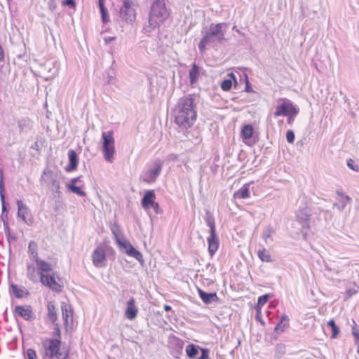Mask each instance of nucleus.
Returning <instances> with one entry per match:
<instances>
[{
  "label": "nucleus",
  "mask_w": 359,
  "mask_h": 359,
  "mask_svg": "<svg viewBox=\"0 0 359 359\" xmlns=\"http://www.w3.org/2000/svg\"><path fill=\"white\" fill-rule=\"evenodd\" d=\"M175 123L179 131L184 133L195 123L197 118L196 103L191 95L180 98L173 110Z\"/></svg>",
  "instance_id": "1"
},
{
  "label": "nucleus",
  "mask_w": 359,
  "mask_h": 359,
  "mask_svg": "<svg viewBox=\"0 0 359 359\" xmlns=\"http://www.w3.org/2000/svg\"><path fill=\"white\" fill-rule=\"evenodd\" d=\"M226 23H212L209 28L202 32L203 36L198 43V49L201 53H203L208 45H211L212 47L223 43L225 41V32L223 30Z\"/></svg>",
  "instance_id": "2"
},
{
  "label": "nucleus",
  "mask_w": 359,
  "mask_h": 359,
  "mask_svg": "<svg viewBox=\"0 0 359 359\" xmlns=\"http://www.w3.org/2000/svg\"><path fill=\"white\" fill-rule=\"evenodd\" d=\"M62 179V174L57 168H46L43 171L41 182L43 186L51 190L55 197H60Z\"/></svg>",
  "instance_id": "3"
},
{
  "label": "nucleus",
  "mask_w": 359,
  "mask_h": 359,
  "mask_svg": "<svg viewBox=\"0 0 359 359\" xmlns=\"http://www.w3.org/2000/svg\"><path fill=\"white\" fill-rule=\"evenodd\" d=\"M62 341L60 339H50L43 338L41 339V345L44 350V355L53 359H67L69 357V351H67L64 354L60 352Z\"/></svg>",
  "instance_id": "4"
},
{
  "label": "nucleus",
  "mask_w": 359,
  "mask_h": 359,
  "mask_svg": "<svg viewBox=\"0 0 359 359\" xmlns=\"http://www.w3.org/2000/svg\"><path fill=\"white\" fill-rule=\"evenodd\" d=\"M204 220L210 228V236L208 238V252L212 257L217 251L219 245V240L216 233L215 218L209 210H205Z\"/></svg>",
  "instance_id": "5"
},
{
  "label": "nucleus",
  "mask_w": 359,
  "mask_h": 359,
  "mask_svg": "<svg viewBox=\"0 0 359 359\" xmlns=\"http://www.w3.org/2000/svg\"><path fill=\"white\" fill-rule=\"evenodd\" d=\"M170 9L166 5V0H152L148 16L162 24L170 17Z\"/></svg>",
  "instance_id": "6"
},
{
  "label": "nucleus",
  "mask_w": 359,
  "mask_h": 359,
  "mask_svg": "<svg viewBox=\"0 0 359 359\" xmlns=\"http://www.w3.org/2000/svg\"><path fill=\"white\" fill-rule=\"evenodd\" d=\"M102 149L104 159L111 163L114 159L115 151L114 138L113 130L103 132L102 134Z\"/></svg>",
  "instance_id": "7"
},
{
  "label": "nucleus",
  "mask_w": 359,
  "mask_h": 359,
  "mask_svg": "<svg viewBox=\"0 0 359 359\" xmlns=\"http://www.w3.org/2000/svg\"><path fill=\"white\" fill-rule=\"evenodd\" d=\"M116 243L122 252L126 253L129 257L135 258L140 263H143L144 259L142 253L135 249L130 241L128 240H121L118 241Z\"/></svg>",
  "instance_id": "8"
},
{
  "label": "nucleus",
  "mask_w": 359,
  "mask_h": 359,
  "mask_svg": "<svg viewBox=\"0 0 359 359\" xmlns=\"http://www.w3.org/2000/svg\"><path fill=\"white\" fill-rule=\"evenodd\" d=\"M298 113L299 109L290 100L283 99V102L276 106V111L274 112V116H287L290 114H293V115H297Z\"/></svg>",
  "instance_id": "9"
},
{
  "label": "nucleus",
  "mask_w": 359,
  "mask_h": 359,
  "mask_svg": "<svg viewBox=\"0 0 359 359\" xmlns=\"http://www.w3.org/2000/svg\"><path fill=\"white\" fill-rule=\"evenodd\" d=\"M133 1H126L120 8V17L127 23L132 24L136 18L135 9L133 8Z\"/></svg>",
  "instance_id": "10"
},
{
  "label": "nucleus",
  "mask_w": 359,
  "mask_h": 359,
  "mask_svg": "<svg viewBox=\"0 0 359 359\" xmlns=\"http://www.w3.org/2000/svg\"><path fill=\"white\" fill-rule=\"evenodd\" d=\"M56 275L57 273L55 271H53L46 275H42L41 277H40V282L43 285L50 288L53 291L59 292L62 291V286L57 283L55 279Z\"/></svg>",
  "instance_id": "11"
},
{
  "label": "nucleus",
  "mask_w": 359,
  "mask_h": 359,
  "mask_svg": "<svg viewBox=\"0 0 359 359\" xmlns=\"http://www.w3.org/2000/svg\"><path fill=\"white\" fill-rule=\"evenodd\" d=\"M163 163L160 160H156L152 168H149L144 175L143 180L147 183L154 182L161 172Z\"/></svg>",
  "instance_id": "12"
},
{
  "label": "nucleus",
  "mask_w": 359,
  "mask_h": 359,
  "mask_svg": "<svg viewBox=\"0 0 359 359\" xmlns=\"http://www.w3.org/2000/svg\"><path fill=\"white\" fill-rule=\"evenodd\" d=\"M15 316H20L27 321H33L36 319V315L30 305L16 306L14 308Z\"/></svg>",
  "instance_id": "13"
},
{
  "label": "nucleus",
  "mask_w": 359,
  "mask_h": 359,
  "mask_svg": "<svg viewBox=\"0 0 359 359\" xmlns=\"http://www.w3.org/2000/svg\"><path fill=\"white\" fill-rule=\"evenodd\" d=\"M92 261L93 265L97 268L106 266V253L103 248L97 247L93 250Z\"/></svg>",
  "instance_id": "14"
},
{
  "label": "nucleus",
  "mask_w": 359,
  "mask_h": 359,
  "mask_svg": "<svg viewBox=\"0 0 359 359\" xmlns=\"http://www.w3.org/2000/svg\"><path fill=\"white\" fill-rule=\"evenodd\" d=\"M311 215V210L306 205V203H304L302 206L299 207V210L297 212V219L303 228H309V219Z\"/></svg>",
  "instance_id": "15"
},
{
  "label": "nucleus",
  "mask_w": 359,
  "mask_h": 359,
  "mask_svg": "<svg viewBox=\"0 0 359 359\" xmlns=\"http://www.w3.org/2000/svg\"><path fill=\"white\" fill-rule=\"evenodd\" d=\"M169 344L172 348L171 353L175 358H179L183 350L184 342L180 338L171 334L169 337Z\"/></svg>",
  "instance_id": "16"
},
{
  "label": "nucleus",
  "mask_w": 359,
  "mask_h": 359,
  "mask_svg": "<svg viewBox=\"0 0 359 359\" xmlns=\"http://www.w3.org/2000/svg\"><path fill=\"white\" fill-rule=\"evenodd\" d=\"M18 205V215L21 218L27 225H32L34 219L31 212L27 207L25 203H17Z\"/></svg>",
  "instance_id": "17"
},
{
  "label": "nucleus",
  "mask_w": 359,
  "mask_h": 359,
  "mask_svg": "<svg viewBox=\"0 0 359 359\" xmlns=\"http://www.w3.org/2000/svg\"><path fill=\"white\" fill-rule=\"evenodd\" d=\"M16 123L20 134H27L32 130L33 128V123L32 120L27 116L18 118L16 121Z\"/></svg>",
  "instance_id": "18"
},
{
  "label": "nucleus",
  "mask_w": 359,
  "mask_h": 359,
  "mask_svg": "<svg viewBox=\"0 0 359 359\" xmlns=\"http://www.w3.org/2000/svg\"><path fill=\"white\" fill-rule=\"evenodd\" d=\"M36 264L37 273L40 277L53 272V267L50 263L41 259L34 261Z\"/></svg>",
  "instance_id": "19"
},
{
  "label": "nucleus",
  "mask_w": 359,
  "mask_h": 359,
  "mask_svg": "<svg viewBox=\"0 0 359 359\" xmlns=\"http://www.w3.org/2000/svg\"><path fill=\"white\" fill-rule=\"evenodd\" d=\"M162 25L161 22L148 16V22L144 24L142 32L147 36H151L152 32Z\"/></svg>",
  "instance_id": "20"
},
{
  "label": "nucleus",
  "mask_w": 359,
  "mask_h": 359,
  "mask_svg": "<svg viewBox=\"0 0 359 359\" xmlns=\"http://www.w3.org/2000/svg\"><path fill=\"white\" fill-rule=\"evenodd\" d=\"M254 184L253 182L245 184L241 189L236 191L233 194L235 199H246L250 196L251 187Z\"/></svg>",
  "instance_id": "21"
},
{
  "label": "nucleus",
  "mask_w": 359,
  "mask_h": 359,
  "mask_svg": "<svg viewBox=\"0 0 359 359\" xmlns=\"http://www.w3.org/2000/svg\"><path fill=\"white\" fill-rule=\"evenodd\" d=\"M69 164L65 168L67 172H72L77 168L79 158L76 152L73 149L68 151Z\"/></svg>",
  "instance_id": "22"
},
{
  "label": "nucleus",
  "mask_w": 359,
  "mask_h": 359,
  "mask_svg": "<svg viewBox=\"0 0 359 359\" xmlns=\"http://www.w3.org/2000/svg\"><path fill=\"white\" fill-rule=\"evenodd\" d=\"M138 309L135 306V301L133 297H131L127 302V308L125 312L126 317L129 320L134 319L137 314Z\"/></svg>",
  "instance_id": "23"
},
{
  "label": "nucleus",
  "mask_w": 359,
  "mask_h": 359,
  "mask_svg": "<svg viewBox=\"0 0 359 359\" xmlns=\"http://www.w3.org/2000/svg\"><path fill=\"white\" fill-rule=\"evenodd\" d=\"M198 292L200 298L202 299V301L206 304H209L212 302H217L219 298L216 294V292H206L203 290H202L200 288H198Z\"/></svg>",
  "instance_id": "24"
},
{
  "label": "nucleus",
  "mask_w": 359,
  "mask_h": 359,
  "mask_svg": "<svg viewBox=\"0 0 359 359\" xmlns=\"http://www.w3.org/2000/svg\"><path fill=\"white\" fill-rule=\"evenodd\" d=\"M233 81L236 88L238 84L236 77L233 72H230L227 74V78L221 83V88L224 91H229L233 86Z\"/></svg>",
  "instance_id": "25"
},
{
  "label": "nucleus",
  "mask_w": 359,
  "mask_h": 359,
  "mask_svg": "<svg viewBox=\"0 0 359 359\" xmlns=\"http://www.w3.org/2000/svg\"><path fill=\"white\" fill-rule=\"evenodd\" d=\"M142 209L147 212L149 217H152L155 214H159L161 210L158 203H141Z\"/></svg>",
  "instance_id": "26"
},
{
  "label": "nucleus",
  "mask_w": 359,
  "mask_h": 359,
  "mask_svg": "<svg viewBox=\"0 0 359 359\" xmlns=\"http://www.w3.org/2000/svg\"><path fill=\"white\" fill-rule=\"evenodd\" d=\"M106 0H98V7L101 14L102 22L105 24L110 21L108 9L105 6Z\"/></svg>",
  "instance_id": "27"
},
{
  "label": "nucleus",
  "mask_w": 359,
  "mask_h": 359,
  "mask_svg": "<svg viewBox=\"0 0 359 359\" xmlns=\"http://www.w3.org/2000/svg\"><path fill=\"white\" fill-rule=\"evenodd\" d=\"M275 229L271 226H267L263 231L262 238L266 244L273 241L272 236L275 234Z\"/></svg>",
  "instance_id": "28"
},
{
  "label": "nucleus",
  "mask_w": 359,
  "mask_h": 359,
  "mask_svg": "<svg viewBox=\"0 0 359 359\" xmlns=\"http://www.w3.org/2000/svg\"><path fill=\"white\" fill-rule=\"evenodd\" d=\"M190 83L191 85L197 82L199 76V67L194 63L189 73Z\"/></svg>",
  "instance_id": "29"
},
{
  "label": "nucleus",
  "mask_w": 359,
  "mask_h": 359,
  "mask_svg": "<svg viewBox=\"0 0 359 359\" xmlns=\"http://www.w3.org/2000/svg\"><path fill=\"white\" fill-rule=\"evenodd\" d=\"M11 292L17 298H22L25 295L28 294V292L25 289V287H18V285L15 284L11 285Z\"/></svg>",
  "instance_id": "30"
},
{
  "label": "nucleus",
  "mask_w": 359,
  "mask_h": 359,
  "mask_svg": "<svg viewBox=\"0 0 359 359\" xmlns=\"http://www.w3.org/2000/svg\"><path fill=\"white\" fill-rule=\"evenodd\" d=\"M201 348L195 344H191L187 346L186 347V353L187 356L191 358H196V355L198 354V351Z\"/></svg>",
  "instance_id": "31"
},
{
  "label": "nucleus",
  "mask_w": 359,
  "mask_h": 359,
  "mask_svg": "<svg viewBox=\"0 0 359 359\" xmlns=\"http://www.w3.org/2000/svg\"><path fill=\"white\" fill-rule=\"evenodd\" d=\"M28 253L34 261L39 259L38 257V245L34 241H31L28 246Z\"/></svg>",
  "instance_id": "32"
},
{
  "label": "nucleus",
  "mask_w": 359,
  "mask_h": 359,
  "mask_svg": "<svg viewBox=\"0 0 359 359\" xmlns=\"http://www.w3.org/2000/svg\"><path fill=\"white\" fill-rule=\"evenodd\" d=\"M253 127L250 124H246L242 128L241 137L243 138L244 142L246 140H248L250 137H252L253 135Z\"/></svg>",
  "instance_id": "33"
},
{
  "label": "nucleus",
  "mask_w": 359,
  "mask_h": 359,
  "mask_svg": "<svg viewBox=\"0 0 359 359\" xmlns=\"http://www.w3.org/2000/svg\"><path fill=\"white\" fill-rule=\"evenodd\" d=\"M48 318L54 323L57 320V311L54 304L49 302L48 304Z\"/></svg>",
  "instance_id": "34"
},
{
  "label": "nucleus",
  "mask_w": 359,
  "mask_h": 359,
  "mask_svg": "<svg viewBox=\"0 0 359 359\" xmlns=\"http://www.w3.org/2000/svg\"><path fill=\"white\" fill-rule=\"evenodd\" d=\"M259 258L264 262H271L272 259L270 253L264 248L259 249L257 251Z\"/></svg>",
  "instance_id": "35"
},
{
  "label": "nucleus",
  "mask_w": 359,
  "mask_h": 359,
  "mask_svg": "<svg viewBox=\"0 0 359 359\" xmlns=\"http://www.w3.org/2000/svg\"><path fill=\"white\" fill-rule=\"evenodd\" d=\"M110 229L114 236L116 242L117 243L118 241H121V239L120 238V236L121 234V231L119 225L117 223H113L110 225Z\"/></svg>",
  "instance_id": "36"
},
{
  "label": "nucleus",
  "mask_w": 359,
  "mask_h": 359,
  "mask_svg": "<svg viewBox=\"0 0 359 359\" xmlns=\"http://www.w3.org/2000/svg\"><path fill=\"white\" fill-rule=\"evenodd\" d=\"M62 316L65 324H68L69 318L72 316L70 306L67 305L62 306Z\"/></svg>",
  "instance_id": "37"
},
{
  "label": "nucleus",
  "mask_w": 359,
  "mask_h": 359,
  "mask_svg": "<svg viewBox=\"0 0 359 359\" xmlns=\"http://www.w3.org/2000/svg\"><path fill=\"white\" fill-rule=\"evenodd\" d=\"M154 200H155L154 191L148 190L144 193L140 202H154Z\"/></svg>",
  "instance_id": "38"
},
{
  "label": "nucleus",
  "mask_w": 359,
  "mask_h": 359,
  "mask_svg": "<svg viewBox=\"0 0 359 359\" xmlns=\"http://www.w3.org/2000/svg\"><path fill=\"white\" fill-rule=\"evenodd\" d=\"M36 267L32 264H27V274L30 280H35Z\"/></svg>",
  "instance_id": "39"
},
{
  "label": "nucleus",
  "mask_w": 359,
  "mask_h": 359,
  "mask_svg": "<svg viewBox=\"0 0 359 359\" xmlns=\"http://www.w3.org/2000/svg\"><path fill=\"white\" fill-rule=\"evenodd\" d=\"M327 325L331 328L332 330V338H336L339 332V329L337 326L334 320L333 319H331L328 321Z\"/></svg>",
  "instance_id": "40"
},
{
  "label": "nucleus",
  "mask_w": 359,
  "mask_h": 359,
  "mask_svg": "<svg viewBox=\"0 0 359 359\" xmlns=\"http://www.w3.org/2000/svg\"><path fill=\"white\" fill-rule=\"evenodd\" d=\"M9 203H2V214H1V219L4 222V226L5 227V229L6 228H8V224H7V219H8V211H7V205Z\"/></svg>",
  "instance_id": "41"
},
{
  "label": "nucleus",
  "mask_w": 359,
  "mask_h": 359,
  "mask_svg": "<svg viewBox=\"0 0 359 359\" xmlns=\"http://www.w3.org/2000/svg\"><path fill=\"white\" fill-rule=\"evenodd\" d=\"M4 173L3 170L0 169V196H1V201L5 202V196L4 194Z\"/></svg>",
  "instance_id": "42"
},
{
  "label": "nucleus",
  "mask_w": 359,
  "mask_h": 359,
  "mask_svg": "<svg viewBox=\"0 0 359 359\" xmlns=\"http://www.w3.org/2000/svg\"><path fill=\"white\" fill-rule=\"evenodd\" d=\"M69 189L74 194L79 196H84L85 192L81 189V185H68Z\"/></svg>",
  "instance_id": "43"
},
{
  "label": "nucleus",
  "mask_w": 359,
  "mask_h": 359,
  "mask_svg": "<svg viewBox=\"0 0 359 359\" xmlns=\"http://www.w3.org/2000/svg\"><path fill=\"white\" fill-rule=\"evenodd\" d=\"M269 294H264L258 298L257 307L264 306L269 300Z\"/></svg>",
  "instance_id": "44"
},
{
  "label": "nucleus",
  "mask_w": 359,
  "mask_h": 359,
  "mask_svg": "<svg viewBox=\"0 0 359 359\" xmlns=\"http://www.w3.org/2000/svg\"><path fill=\"white\" fill-rule=\"evenodd\" d=\"M294 133L292 130H288L286 133V140L288 142V143L292 144L294 142Z\"/></svg>",
  "instance_id": "45"
},
{
  "label": "nucleus",
  "mask_w": 359,
  "mask_h": 359,
  "mask_svg": "<svg viewBox=\"0 0 359 359\" xmlns=\"http://www.w3.org/2000/svg\"><path fill=\"white\" fill-rule=\"evenodd\" d=\"M26 359H38L36 351L32 348L27 349Z\"/></svg>",
  "instance_id": "46"
},
{
  "label": "nucleus",
  "mask_w": 359,
  "mask_h": 359,
  "mask_svg": "<svg viewBox=\"0 0 359 359\" xmlns=\"http://www.w3.org/2000/svg\"><path fill=\"white\" fill-rule=\"evenodd\" d=\"M287 327L283 322H279L274 328V331L277 334H280L284 332L285 329Z\"/></svg>",
  "instance_id": "47"
},
{
  "label": "nucleus",
  "mask_w": 359,
  "mask_h": 359,
  "mask_svg": "<svg viewBox=\"0 0 359 359\" xmlns=\"http://www.w3.org/2000/svg\"><path fill=\"white\" fill-rule=\"evenodd\" d=\"M200 350L201 351V354L198 358H197V359H208L210 352L209 349L201 348Z\"/></svg>",
  "instance_id": "48"
},
{
  "label": "nucleus",
  "mask_w": 359,
  "mask_h": 359,
  "mask_svg": "<svg viewBox=\"0 0 359 359\" xmlns=\"http://www.w3.org/2000/svg\"><path fill=\"white\" fill-rule=\"evenodd\" d=\"M62 4L63 6H68L69 8H76V2L75 0H63L62 1Z\"/></svg>",
  "instance_id": "49"
},
{
  "label": "nucleus",
  "mask_w": 359,
  "mask_h": 359,
  "mask_svg": "<svg viewBox=\"0 0 359 359\" xmlns=\"http://www.w3.org/2000/svg\"><path fill=\"white\" fill-rule=\"evenodd\" d=\"M353 326L352 327V334L354 337L355 339H359V329L356 327V324L354 320H353Z\"/></svg>",
  "instance_id": "50"
},
{
  "label": "nucleus",
  "mask_w": 359,
  "mask_h": 359,
  "mask_svg": "<svg viewBox=\"0 0 359 359\" xmlns=\"http://www.w3.org/2000/svg\"><path fill=\"white\" fill-rule=\"evenodd\" d=\"M53 335L55 337V339H61L60 330L59 328L58 325H56L55 327L54 328V331L53 332Z\"/></svg>",
  "instance_id": "51"
},
{
  "label": "nucleus",
  "mask_w": 359,
  "mask_h": 359,
  "mask_svg": "<svg viewBox=\"0 0 359 359\" xmlns=\"http://www.w3.org/2000/svg\"><path fill=\"white\" fill-rule=\"evenodd\" d=\"M245 91L247 93H253L254 90L251 86L250 83L249 82L248 78H245Z\"/></svg>",
  "instance_id": "52"
},
{
  "label": "nucleus",
  "mask_w": 359,
  "mask_h": 359,
  "mask_svg": "<svg viewBox=\"0 0 359 359\" xmlns=\"http://www.w3.org/2000/svg\"><path fill=\"white\" fill-rule=\"evenodd\" d=\"M255 319L257 321L259 322L262 325H264L265 323L262 318L261 311L258 309L257 310Z\"/></svg>",
  "instance_id": "53"
},
{
  "label": "nucleus",
  "mask_w": 359,
  "mask_h": 359,
  "mask_svg": "<svg viewBox=\"0 0 359 359\" xmlns=\"http://www.w3.org/2000/svg\"><path fill=\"white\" fill-rule=\"evenodd\" d=\"M347 166L353 170H358V166L354 165V161L352 159L347 161Z\"/></svg>",
  "instance_id": "54"
},
{
  "label": "nucleus",
  "mask_w": 359,
  "mask_h": 359,
  "mask_svg": "<svg viewBox=\"0 0 359 359\" xmlns=\"http://www.w3.org/2000/svg\"><path fill=\"white\" fill-rule=\"evenodd\" d=\"M280 322H283L287 327H289V317L286 314H283L280 318Z\"/></svg>",
  "instance_id": "55"
},
{
  "label": "nucleus",
  "mask_w": 359,
  "mask_h": 359,
  "mask_svg": "<svg viewBox=\"0 0 359 359\" xmlns=\"http://www.w3.org/2000/svg\"><path fill=\"white\" fill-rule=\"evenodd\" d=\"M81 177H74L71 180L70 184L69 185H76L77 183L81 182Z\"/></svg>",
  "instance_id": "56"
},
{
  "label": "nucleus",
  "mask_w": 359,
  "mask_h": 359,
  "mask_svg": "<svg viewBox=\"0 0 359 359\" xmlns=\"http://www.w3.org/2000/svg\"><path fill=\"white\" fill-rule=\"evenodd\" d=\"M297 115H293V114H289L287 116H288V118H287V123L289 124H292L293 122H294V118Z\"/></svg>",
  "instance_id": "57"
},
{
  "label": "nucleus",
  "mask_w": 359,
  "mask_h": 359,
  "mask_svg": "<svg viewBox=\"0 0 359 359\" xmlns=\"http://www.w3.org/2000/svg\"><path fill=\"white\" fill-rule=\"evenodd\" d=\"M177 157H178V156H177V154H169V155L168 156V159L169 161H173L177 160Z\"/></svg>",
  "instance_id": "58"
},
{
  "label": "nucleus",
  "mask_w": 359,
  "mask_h": 359,
  "mask_svg": "<svg viewBox=\"0 0 359 359\" xmlns=\"http://www.w3.org/2000/svg\"><path fill=\"white\" fill-rule=\"evenodd\" d=\"M31 148L33 149H35L36 151H39L40 149V145L38 142H35L32 146Z\"/></svg>",
  "instance_id": "59"
},
{
  "label": "nucleus",
  "mask_w": 359,
  "mask_h": 359,
  "mask_svg": "<svg viewBox=\"0 0 359 359\" xmlns=\"http://www.w3.org/2000/svg\"><path fill=\"white\" fill-rule=\"evenodd\" d=\"M114 39H115L114 36H108V37L104 38V41L107 44V43H109L111 41H114Z\"/></svg>",
  "instance_id": "60"
},
{
  "label": "nucleus",
  "mask_w": 359,
  "mask_h": 359,
  "mask_svg": "<svg viewBox=\"0 0 359 359\" xmlns=\"http://www.w3.org/2000/svg\"><path fill=\"white\" fill-rule=\"evenodd\" d=\"M357 291L355 290H348L347 291V295L348 297H351L352 295L356 294Z\"/></svg>",
  "instance_id": "61"
},
{
  "label": "nucleus",
  "mask_w": 359,
  "mask_h": 359,
  "mask_svg": "<svg viewBox=\"0 0 359 359\" xmlns=\"http://www.w3.org/2000/svg\"><path fill=\"white\" fill-rule=\"evenodd\" d=\"M201 141H202V138H201V137H199V136H197V137L195 138V140H194V143L195 144H199Z\"/></svg>",
  "instance_id": "62"
},
{
  "label": "nucleus",
  "mask_w": 359,
  "mask_h": 359,
  "mask_svg": "<svg viewBox=\"0 0 359 359\" xmlns=\"http://www.w3.org/2000/svg\"><path fill=\"white\" fill-rule=\"evenodd\" d=\"M164 309L166 311H171L172 310V308L170 306L168 305V304H165L164 305Z\"/></svg>",
  "instance_id": "63"
},
{
  "label": "nucleus",
  "mask_w": 359,
  "mask_h": 359,
  "mask_svg": "<svg viewBox=\"0 0 359 359\" xmlns=\"http://www.w3.org/2000/svg\"><path fill=\"white\" fill-rule=\"evenodd\" d=\"M233 30H234L236 32L238 33L239 34H243L241 33V32L238 29H237L236 26L233 27Z\"/></svg>",
  "instance_id": "64"
}]
</instances>
